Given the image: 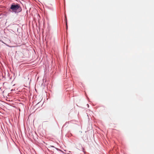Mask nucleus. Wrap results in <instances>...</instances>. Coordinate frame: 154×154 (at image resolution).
Segmentation results:
<instances>
[{"mask_svg":"<svg viewBox=\"0 0 154 154\" xmlns=\"http://www.w3.org/2000/svg\"><path fill=\"white\" fill-rule=\"evenodd\" d=\"M10 11L14 13L15 14H17L21 12L22 10L21 7L20 5L17 3H13L10 7Z\"/></svg>","mask_w":154,"mask_h":154,"instance_id":"f257e3e1","label":"nucleus"},{"mask_svg":"<svg viewBox=\"0 0 154 154\" xmlns=\"http://www.w3.org/2000/svg\"><path fill=\"white\" fill-rule=\"evenodd\" d=\"M55 149H56L57 151L61 152L63 153H64V152L63 151H62L61 149H58V148L55 147Z\"/></svg>","mask_w":154,"mask_h":154,"instance_id":"f03ea898","label":"nucleus"},{"mask_svg":"<svg viewBox=\"0 0 154 154\" xmlns=\"http://www.w3.org/2000/svg\"><path fill=\"white\" fill-rule=\"evenodd\" d=\"M51 148H55L54 146H50L48 147V148H50L51 149L54 150V149H52Z\"/></svg>","mask_w":154,"mask_h":154,"instance_id":"7ed1b4c3","label":"nucleus"},{"mask_svg":"<svg viewBox=\"0 0 154 154\" xmlns=\"http://www.w3.org/2000/svg\"><path fill=\"white\" fill-rule=\"evenodd\" d=\"M65 22H66V29H67L68 26H67V20L66 18H65Z\"/></svg>","mask_w":154,"mask_h":154,"instance_id":"20e7f679","label":"nucleus"},{"mask_svg":"<svg viewBox=\"0 0 154 154\" xmlns=\"http://www.w3.org/2000/svg\"><path fill=\"white\" fill-rule=\"evenodd\" d=\"M70 122L69 121H68V122H66L63 125V127H64V126H66L67 124H68L69 123V122Z\"/></svg>","mask_w":154,"mask_h":154,"instance_id":"39448f33","label":"nucleus"},{"mask_svg":"<svg viewBox=\"0 0 154 154\" xmlns=\"http://www.w3.org/2000/svg\"><path fill=\"white\" fill-rule=\"evenodd\" d=\"M87 107H88H88H89V104H87Z\"/></svg>","mask_w":154,"mask_h":154,"instance_id":"423d86ee","label":"nucleus"},{"mask_svg":"<svg viewBox=\"0 0 154 154\" xmlns=\"http://www.w3.org/2000/svg\"><path fill=\"white\" fill-rule=\"evenodd\" d=\"M82 149L83 151L85 150V149H84V147H82Z\"/></svg>","mask_w":154,"mask_h":154,"instance_id":"0eeeda50","label":"nucleus"},{"mask_svg":"<svg viewBox=\"0 0 154 154\" xmlns=\"http://www.w3.org/2000/svg\"><path fill=\"white\" fill-rule=\"evenodd\" d=\"M10 75V74H9V73H8V76H9Z\"/></svg>","mask_w":154,"mask_h":154,"instance_id":"6e6552de","label":"nucleus"},{"mask_svg":"<svg viewBox=\"0 0 154 154\" xmlns=\"http://www.w3.org/2000/svg\"><path fill=\"white\" fill-rule=\"evenodd\" d=\"M51 152H52V153H54V152H53L52 151H51Z\"/></svg>","mask_w":154,"mask_h":154,"instance_id":"1a4fd4ad","label":"nucleus"},{"mask_svg":"<svg viewBox=\"0 0 154 154\" xmlns=\"http://www.w3.org/2000/svg\"><path fill=\"white\" fill-rule=\"evenodd\" d=\"M2 76L3 77V78H5V76H3L2 75Z\"/></svg>","mask_w":154,"mask_h":154,"instance_id":"9d476101","label":"nucleus"},{"mask_svg":"<svg viewBox=\"0 0 154 154\" xmlns=\"http://www.w3.org/2000/svg\"><path fill=\"white\" fill-rule=\"evenodd\" d=\"M6 83V82H5L3 83V85H4L5 83Z\"/></svg>","mask_w":154,"mask_h":154,"instance_id":"9b49d317","label":"nucleus"},{"mask_svg":"<svg viewBox=\"0 0 154 154\" xmlns=\"http://www.w3.org/2000/svg\"><path fill=\"white\" fill-rule=\"evenodd\" d=\"M55 154H56V153H55Z\"/></svg>","mask_w":154,"mask_h":154,"instance_id":"f8f14e48","label":"nucleus"}]
</instances>
